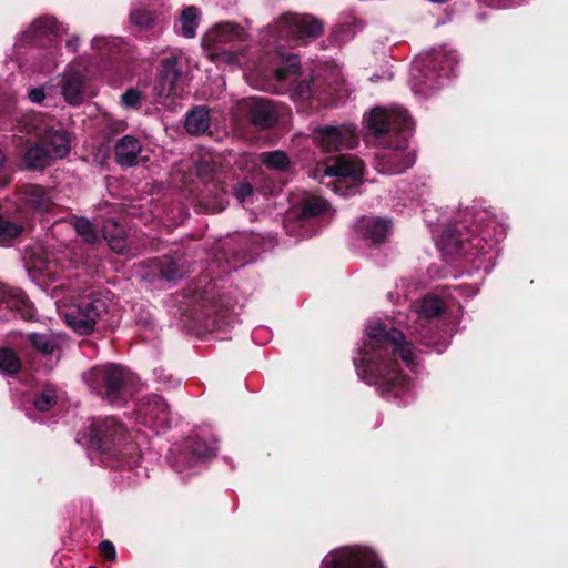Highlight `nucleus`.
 <instances>
[{
  "label": "nucleus",
  "instance_id": "1",
  "mask_svg": "<svg viewBox=\"0 0 568 568\" xmlns=\"http://www.w3.org/2000/svg\"><path fill=\"white\" fill-rule=\"evenodd\" d=\"M423 216L443 255L463 258L469 273L483 270L487 274L495 267L506 230L480 203L459 210L454 217L430 204L423 209Z\"/></svg>",
  "mask_w": 568,
  "mask_h": 568
},
{
  "label": "nucleus",
  "instance_id": "2",
  "mask_svg": "<svg viewBox=\"0 0 568 568\" xmlns=\"http://www.w3.org/2000/svg\"><path fill=\"white\" fill-rule=\"evenodd\" d=\"M323 23L312 16L285 13L270 27L272 47L268 58L256 73L261 78L260 89L275 94H288L295 103L317 100L326 102L318 91L314 79H300L301 62L298 55L284 51L285 44L293 47L305 44L317 38Z\"/></svg>",
  "mask_w": 568,
  "mask_h": 568
},
{
  "label": "nucleus",
  "instance_id": "3",
  "mask_svg": "<svg viewBox=\"0 0 568 568\" xmlns=\"http://www.w3.org/2000/svg\"><path fill=\"white\" fill-rule=\"evenodd\" d=\"M398 357L408 368L417 365L415 346L400 331L381 320L369 321L363 346L353 356L357 376L367 385H375L382 397L407 403L413 385L399 369Z\"/></svg>",
  "mask_w": 568,
  "mask_h": 568
},
{
  "label": "nucleus",
  "instance_id": "4",
  "mask_svg": "<svg viewBox=\"0 0 568 568\" xmlns=\"http://www.w3.org/2000/svg\"><path fill=\"white\" fill-rule=\"evenodd\" d=\"M235 308L234 298L220 291L217 281L204 276L172 296L170 312L185 328L221 331L234 322Z\"/></svg>",
  "mask_w": 568,
  "mask_h": 568
},
{
  "label": "nucleus",
  "instance_id": "5",
  "mask_svg": "<svg viewBox=\"0 0 568 568\" xmlns=\"http://www.w3.org/2000/svg\"><path fill=\"white\" fill-rule=\"evenodd\" d=\"M368 133L381 140L374 165L384 174H399L415 163V151L408 145L414 122L406 109L399 105L375 106L365 118Z\"/></svg>",
  "mask_w": 568,
  "mask_h": 568
},
{
  "label": "nucleus",
  "instance_id": "6",
  "mask_svg": "<svg viewBox=\"0 0 568 568\" xmlns=\"http://www.w3.org/2000/svg\"><path fill=\"white\" fill-rule=\"evenodd\" d=\"M88 448L99 463L113 469H133L141 454L124 425L114 417L92 419L88 432Z\"/></svg>",
  "mask_w": 568,
  "mask_h": 568
},
{
  "label": "nucleus",
  "instance_id": "7",
  "mask_svg": "<svg viewBox=\"0 0 568 568\" xmlns=\"http://www.w3.org/2000/svg\"><path fill=\"white\" fill-rule=\"evenodd\" d=\"M270 27L266 30V36L270 37L266 50L254 60L246 57L248 44L245 30L232 22H222L210 29L202 39V45L212 61L236 65L256 74L273 50Z\"/></svg>",
  "mask_w": 568,
  "mask_h": 568
},
{
  "label": "nucleus",
  "instance_id": "8",
  "mask_svg": "<svg viewBox=\"0 0 568 568\" xmlns=\"http://www.w3.org/2000/svg\"><path fill=\"white\" fill-rule=\"evenodd\" d=\"M65 324L79 335L91 334L95 326L113 327L119 323L116 305L111 293L89 287L79 294L74 304L61 311Z\"/></svg>",
  "mask_w": 568,
  "mask_h": 568
},
{
  "label": "nucleus",
  "instance_id": "9",
  "mask_svg": "<svg viewBox=\"0 0 568 568\" xmlns=\"http://www.w3.org/2000/svg\"><path fill=\"white\" fill-rule=\"evenodd\" d=\"M63 32L65 28L54 17H40L18 37L16 49L29 47V57L34 60L32 70L39 73H51L59 63L58 37Z\"/></svg>",
  "mask_w": 568,
  "mask_h": 568
},
{
  "label": "nucleus",
  "instance_id": "10",
  "mask_svg": "<svg viewBox=\"0 0 568 568\" xmlns=\"http://www.w3.org/2000/svg\"><path fill=\"white\" fill-rule=\"evenodd\" d=\"M458 62V54L455 50L446 45L432 49L413 63L412 90L416 94L429 97L444 83L445 79L455 75Z\"/></svg>",
  "mask_w": 568,
  "mask_h": 568
},
{
  "label": "nucleus",
  "instance_id": "11",
  "mask_svg": "<svg viewBox=\"0 0 568 568\" xmlns=\"http://www.w3.org/2000/svg\"><path fill=\"white\" fill-rule=\"evenodd\" d=\"M364 163L358 158L341 155L316 166L313 178L342 197L358 194L363 184Z\"/></svg>",
  "mask_w": 568,
  "mask_h": 568
},
{
  "label": "nucleus",
  "instance_id": "12",
  "mask_svg": "<svg viewBox=\"0 0 568 568\" xmlns=\"http://www.w3.org/2000/svg\"><path fill=\"white\" fill-rule=\"evenodd\" d=\"M445 310V303L435 295L423 297L414 312V324L412 334L415 339L432 351L440 354L449 345V332L439 327V316Z\"/></svg>",
  "mask_w": 568,
  "mask_h": 568
},
{
  "label": "nucleus",
  "instance_id": "13",
  "mask_svg": "<svg viewBox=\"0 0 568 568\" xmlns=\"http://www.w3.org/2000/svg\"><path fill=\"white\" fill-rule=\"evenodd\" d=\"M217 440L211 429H200L169 450L168 459L176 473L189 476L215 455Z\"/></svg>",
  "mask_w": 568,
  "mask_h": 568
},
{
  "label": "nucleus",
  "instance_id": "14",
  "mask_svg": "<svg viewBox=\"0 0 568 568\" xmlns=\"http://www.w3.org/2000/svg\"><path fill=\"white\" fill-rule=\"evenodd\" d=\"M82 378L98 396L113 405L124 404L132 394L133 374L118 364L94 366Z\"/></svg>",
  "mask_w": 568,
  "mask_h": 568
},
{
  "label": "nucleus",
  "instance_id": "15",
  "mask_svg": "<svg viewBox=\"0 0 568 568\" xmlns=\"http://www.w3.org/2000/svg\"><path fill=\"white\" fill-rule=\"evenodd\" d=\"M19 132L34 135L54 160L65 158L71 151V135L63 125L41 112L24 114L18 122Z\"/></svg>",
  "mask_w": 568,
  "mask_h": 568
},
{
  "label": "nucleus",
  "instance_id": "16",
  "mask_svg": "<svg viewBox=\"0 0 568 568\" xmlns=\"http://www.w3.org/2000/svg\"><path fill=\"white\" fill-rule=\"evenodd\" d=\"M196 203L206 213L222 212L227 205L226 172L214 160L203 159L195 164Z\"/></svg>",
  "mask_w": 568,
  "mask_h": 568
},
{
  "label": "nucleus",
  "instance_id": "17",
  "mask_svg": "<svg viewBox=\"0 0 568 568\" xmlns=\"http://www.w3.org/2000/svg\"><path fill=\"white\" fill-rule=\"evenodd\" d=\"M327 202L318 196H306L300 211L290 214L284 221V227L290 236L306 239L315 235L321 225L318 217L327 210Z\"/></svg>",
  "mask_w": 568,
  "mask_h": 568
},
{
  "label": "nucleus",
  "instance_id": "18",
  "mask_svg": "<svg viewBox=\"0 0 568 568\" xmlns=\"http://www.w3.org/2000/svg\"><path fill=\"white\" fill-rule=\"evenodd\" d=\"M184 78L181 69V55L170 51L168 57L160 61L154 81L156 101L164 104L170 98H181L184 92Z\"/></svg>",
  "mask_w": 568,
  "mask_h": 568
},
{
  "label": "nucleus",
  "instance_id": "19",
  "mask_svg": "<svg viewBox=\"0 0 568 568\" xmlns=\"http://www.w3.org/2000/svg\"><path fill=\"white\" fill-rule=\"evenodd\" d=\"M321 568H385L376 552L367 547L347 546L328 552Z\"/></svg>",
  "mask_w": 568,
  "mask_h": 568
},
{
  "label": "nucleus",
  "instance_id": "20",
  "mask_svg": "<svg viewBox=\"0 0 568 568\" xmlns=\"http://www.w3.org/2000/svg\"><path fill=\"white\" fill-rule=\"evenodd\" d=\"M138 425L144 426L158 435L171 427L172 416L165 399L156 394L142 398L135 412Z\"/></svg>",
  "mask_w": 568,
  "mask_h": 568
},
{
  "label": "nucleus",
  "instance_id": "21",
  "mask_svg": "<svg viewBox=\"0 0 568 568\" xmlns=\"http://www.w3.org/2000/svg\"><path fill=\"white\" fill-rule=\"evenodd\" d=\"M90 75H93L92 70L85 59H75L68 64L55 88H60V94L68 104L79 105L84 100L83 85Z\"/></svg>",
  "mask_w": 568,
  "mask_h": 568
},
{
  "label": "nucleus",
  "instance_id": "22",
  "mask_svg": "<svg viewBox=\"0 0 568 568\" xmlns=\"http://www.w3.org/2000/svg\"><path fill=\"white\" fill-rule=\"evenodd\" d=\"M314 139L324 152L352 149L358 143L356 128L349 123L317 128L314 132Z\"/></svg>",
  "mask_w": 568,
  "mask_h": 568
},
{
  "label": "nucleus",
  "instance_id": "23",
  "mask_svg": "<svg viewBox=\"0 0 568 568\" xmlns=\"http://www.w3.org/2000/svg\"><path fill=\"white\" fill-rule=\"evenodd\" d=\"M124 47L125 41L122 38L95 36L91 41V50L100 62L97 67L92 65V74H103L108 70L116 69Z\"/></svg>",
  "mask_w": 568,
  "mask_h": 568
},
{
  "label": "nucleus",
  "instance_id": "24",
  "mask_svg": "<svg viewBox=\"0 0 568 568\" xmlns=\"http://www.w3.org/2000/svg\"><path fill=\"white\" fill-rule=\"evenodd\" d=\"M239 111L248 121L261 130L274 126L278 121V108L270 100L262 98H246L237 104Z\"/></svg>",
  "mask_w": 568,
  "mask_h": 568
},
{
  "label": "nucleus",
  "instance_id": "25",
  "mask_svg": "<svg viewBox=\"0 0 568 568\" xmlns=\"http://www.w3.org/2000/svg\"><path fill=\"white\" fill-rule=\"evenodd\" d=\"M20 210L45 213L53 206L52 191L37 184L23 185L17 193Z\"/></svg>",
  "mask_w": 568,
  "mask_h": 568
},
{
  "label": "nucleus",
  "instance_id": "26",
  "mask_svg": "<svg viewBox=\"0 0 568 568\" xmlns=\"http://www.w3.org/2000/svg\"><path fill=\"white\" fill-rule=\"evenodd\" d=\"M392 230V221L378 216H362L355 227L357 235L371 245L385 242Z\"/></svg>",
  "mask_w": 568,
  "mask_h": 568
},
{
  "label": "nucleus",
  "instance_id": "27",
  "mask_svg": "<svg viewBox=\"0 0 568 568\" xmlns=\"http://www.w3.org/2000/svg\"><path fill=\"white\" fill-rule=\"evenodd\" d=\"M28 342L37 354L45 359L44 369L51 371L60 359L63 339L52 334L30 333Z\"/></svg>",
  "mask_w": 568,
  "mask_h": 568
},
{
  "label": "nucleus",
  "instance_id": "28",
  "mask_svg": "<svg viewBox=\"0 0 568 568\" xmlns=\"http://www.w3.org/2000/svg\"><path fill=\"white\" fill-rule=\"evenodd\" d=\"M0 307L14 312L21 318L29 321L36 315L31 301L23 291L0 283Z\"/></svg>",
  "mask_w": 568,
  "mask_h": 568
},
{
  "label": "nucleus",
  "instance_id": "29",
  "mask_svg": "<svg viewBox=\"0 0 568 568\" xmlns=\"http://www.w3.org/2000/svg\"><path fill=\"white\" fill-rule=\"evenodd\" d=\"M16 141L17 148L20 149V153L23 154V161L28 169H43L50 165L52 161H55L40 140L38 142H31L19 136Z\"/></svg>",
  "mask_w": 568,
  "mask_h": 568
},
{
  "label": "nucleus",
  "instance_id": "30",
  "mask_svg": "<svg viewBox=\"0 0 568 568\" xmlns=\"http://www.w3.org/2000/svg\"><path fill=\"white\" fill-rule=\"evenodd\" d=\"M152 264L158 271L159 278L166 282H175L190 272V265L182 255L155 258Z\"/></svg>",
  "mask_w": 568,
  "mask_h": 568
},
{
  "label": "nucleus",
  "instance_id": "31",
  "mask_svg": "<svg viewBox=\"0 0 568 568\" xmlns=\"http://www.w3.org/2000/svg\"><path fill=\"white\" fill-rule=\"evenodd\" d=\"M142 152L141 142L133 135L121 138L114 149L116 162L124 168H131L138 164Z\"/></svg>",
  "mask_w": 568,
  "mask_h": 568
},
{
  "label": "nucleus",
  "instance_id": "32",
  "mask_svg": "<svg viewBox=\"0 0 568 568\" xmlns=\"http://www.w3.org/2000/svg\"><path fill=\"white\" fill-rule=\"evenodd\" d=\"M103 235L113 252L125 256L135 254L124 229L120 224L106 223L103 227Z\"/></svg>",
  "mask_w": 568,
  "mask_h": 568
},
{
  "label": "nucleus",
  "instance_id": "33",
  "mask_svg": "<svg viewBox=\"0 0 568 568\" xmlns=\"http://www.w3.org/2000/svg\"><path fill=\"white\" fill-rule=\"evenodd\" d=\"M185 130L192 135L205 133L210 126V113L206 106H196L186 114Z\"/></svg>",
  "mask_w": 568,
  "mask_h": 568
},
{
  "label": "nucleus",
  "instance_id": "34",
  "mask_svg": "<svg viewBox=\"0 0 568 568\" xmlns=\"http://www.w3.org/2000/svg\"><path fill=\"white\" fill-rule=\"evenodd\" d=\"M199 23L200 10L194 6H190L181 12L180 19L175 23V30L183 37L191 39L195 37Z\"/></svg>",
  "mask_w": 568,
  "mask_h": 568
},
{
  "label": "nucleus",
  "instance_id": "35",
  "mask_svg": "<svg viewBox=\"0 0 568 568\" xmlns=\"http://www.w3.org/2000/svg\"><path fill=\"white\" fill-rule=\"evenodd\" d=\"M362 28L354 17H346L343 21L338 22L333 30L334 41L338 44L345 43L353 39L355 33Z\"/></svg>",
  "mask_w": 568,
  "mask_h": 568
},
{
  "label": "nucleus",
  "instance_id": "36",
  "mask_svg": "<svg viewBox=\"0 0 568 568\" xmlns=\"http://www.w3.org/2000/svg\"><path fill=\"white\" fill-rule=\"evenodd\" d=\"M260 162L267 169L284 171L286 170L291 161L287 154L283 151L276 150L271 152H263L258 155Z\"/></svg>",
  "mask_w": 568,
  "mask_h": 568
},
{
  "label": "nucleus",
  "instance_id": "37",
  "mask_svg": "<svg viewBox=\"0 0 568 568\" xmlns=\"http://www.w3.org/2000/svg\"><path fill=\"white\" fill-rule=\"evenodd\" d=\"M57 92L54 84L45 83L41 87L31 88L28 91V99L36 104H44L45 106L52 105L53 97Z\"/></svg>",
  "mask_w": 568,
  "mask_h": 568
},
{
  "label": "nucleus",
  "instance_id": "38",
  "mask_svg": "<svg viewBox=\"0 0 568 568\" xmlns=\"http://www.w3.org/2000/svg\"><path fill=\"white\" fill-rule=\"evenodd\" d=\"M21 361L19 356L9 347L0 348V373L12 375L20 371Z\"/></svg>",
  "mask_w": 568,
  "mask_h": 568
},
{
  "label": "nucleus",
  "instance_id": "39",
  "mask_svg": "<svg viewBox=\"0 0 568 568\" xmlns=\"http://www.w3.org/2000/svg\"><path fill=\"white\" fill-rule=\"evenodd\" d=\"M57 404V389L52 385H45L41 393L36 395L33 406L38 412H47Z\"/></svg>",
  "mask_w": 568,
  "mask_h": 568
},
{
  "label": "nucleus",
  "instance_id": "40",
  "mask_svg": "<svg viewBox=\"0 0 568 568\" xmlns=\"http://www.w3.org/2000/svg\"><path fill=\"white\" fill-rule=\"evenodd\" d=\"M154 16L148 9H133L130 13V22L136 27L139 31L149 30L154 24Z\"/></svg>",
  "mask_w": 568,
  "mask_h": 568
},
{
  "label": "nucleus",
  "instance_id": "41",
  "mask_svg": "<svg viewBox=\"0 0 568 568\" xmlns=\"http://www.w3.org/2000/svg\"><path fill=\"white\" fill-rule=\"evenodd\" d=\"M74 229L77 233L87 242L94 243L98 239V234L93 225L85 217H79L74 222Z\"/></svg>",
  "mask_w": 568,
  "mask_h": 568
},
{
  "label": "nucleus",
  "instance_id": "42",
  "mask_svg": "<svg viewBox=\"0 0 568 568\" xmlns=\"http://www.w3.org/2000/svg\"><path fill=\"white\" fill-rule=\"evenodd\" d=\"M154 381L163 388H175L180 385V379L173 377L164 368L159 367L153 371Z\"/></svg>",
  "mask_w": 568,
  "mask_h": 568
},
{
  "label": "nucleus",
  "instance_id": "43",
  "mask_svg": "<svg viewBox=\"0 0 568 568\" xmlns=\"http://www.w3.org/2000/svg\"><path fill=\"white\" fill-rule=\"evenodd\" d=\"M233 195L234 197L242 204H245L248 202V200L253 196V186L252 184L247 182H239L233 187Z\"/></svg>",
  "mask_w": 568,
  "mask_h": 568
},
{
  "label": "nucleus",
  "instance_id": "44",
  "mask_svg": "<svg viewBox=\"0 0 568 568\" xmlns=\"http://www.w3.org/2000/svg\"><path fill=\"white\" fill-rule=\"evenodd\" d=\"M141 101V93L136 89H129L121 95V104L124 108H138Z\"/></svg>",
  "mask_w": 568,
  "mask_h": 568
},
{
  "label": "nucleus",
  "instance_id": "45",
  "mask_svg": "<svg viewBox=\"0 0 568 568\" xmlns=\"http://www.w3.org/2000/svg\"><path fill=\"white\" fill-rule=\"evenodd\" d=\"M11 181L10 171L7 165V158L0 149V189L6 187Z\"/></svg>",
  "mask_w": 568,
  "mask_h": 568
},
{
  "label": "nucleus",
  "instance_id": "46",
  "mask_svg": "<svg viewBox=\"0 0 568 568\" xmlns=\"http://www.w3.org/2000/svg\"><path fill=\"white\" fill-rule=\"evenodd\" d=\"M454 290L460 296L473 297L478 293L479 287L477 284H462L456 286Z\"/></svg>",
  "mask_w": 568,
  "mask_h": 568
},
{
  "label": "nucleus",
  "instance_id": "47",
  "mask_svg": "<svg viewBox=\"0 0 568 568\" xmlns=\"http://www.w3.org/2000/svg\"><path fill=\"white\" fill-rule=\"evenodd\" d=\"M101 554L109 560H114L116 551L114 545L109 540H103L99 545Z\"/></svg>",
  "mask_w": 568,
  "mask_h": 568
},
{
  "label": "nucleus",
  "instance_id": "48",
  "mask_svg": "<svg viewBox=\"0 0 568 568\" xmlns=\"http://www.w3.org/2000/svg\"><path fill=\"white\" fill-rule=\"evenodd\" d=\"M404 285H405V281L402 280V284H400V292L399 291H396L395 293L394 292H389L388 293V300L394 303V304H398L400 302L402 298L406 300L408 297V292L406 290H404Z\"/></svg>",
  "mask_w": 568,
  "mask_h": 568
},
{
  "label": "nucleus",
  "instance_id": "49",
  "mask_svg": "<svg viewBox=\"0 0 568 568\" xmlns=\"http://www.w3.org/2000/svg\"><path fill=\"white\" fill-rule=\"evenodd\" d=\"M270 331L265 327L254 329L252 337L256 343H264L270 337Z\"/></svg>",
  "mask_w": 568,
  "mask_h": 568
},
{
  "label": "nucleus",
  "instance_id": "50",
  "mask_svg": "<svg viewBox=\"0 0 568 568\" xmlns=\"http://www.w3.org/2000/svg\"><path fill=\"white\" fill-rule=\"evenodd\" d=\"M409 192L412 193V195H409V199L416 201L427 193V186L425 183H422L420 185H416V193L415 190L413 189Z\"/></svg>",
  "mask_w": 568,
  "mask_h": 568
},
{
  "label": "nucleus",
  "instance_id": "51",
  "mask_svg": "<svg viewBox=\"0 0 568 568\" xmlns=\"http://www.w3.org/2000/svg\"><path fill=\"white\" fill-rule=\"evenodd\" d=\"M79 44H80V38L74 36L67 41L65 47L70 52H77Z\"/></svg>",
  "mask_w": 568,
  "mask_h": 568
},
{
  "label": "nucleus",
  "instance_id": "52",
  "mask_svg": "<svg viewBox=\"0 0 568 568\" xmlns=\"http://www.w3.org/2000/svg\"><path fill=\"white\" fill-rule=\"evenodd\" d=\"M318 91L322 93L321 95L326 99V103H327L328 102V98L325 97V93L322 92L320 89H318ZM326 95H329V92H326ZM323 104H325V102Z\"/></svg>",
  "mask_w": 568,
  "mask_h": 568
},
{
  "label": "nucleus",
  "instance_id": "53",
  "mask_svg": "<svg viewBox=\"0 0 568 568\" xmlns=\"http://www.w3.org/2000/svg\"><path fill=\"white\" fill-rule=\"evenodd\" d=\"M232 268H236V266L235 265L234 266L230 265L229 267L223 270V273H229Z\"/></svg>",
  "mask_w": 568,
  "mask_h": 568
},
{
  "label": "nucleus",
  "instance_id": "54",
  "mask_svg": "<svg viewBox=\"0 0 568 568\" xmlns=\"http://www.w3.org/2000/svg\"><path fill=\"white\" fill-rule=\"evenodd\" d=\"M89 568H97V567H94V566H90Z\"/></svg>",
  "mask_w": 568,
  "mask_h": 568
}]
</instances>
